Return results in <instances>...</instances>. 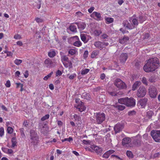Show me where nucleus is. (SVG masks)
I'll use <instances>...</instances> for the list:
<instances>
[{
    "instance_id": "obj_23",
    "label": "nucleus",
    "mask_w": 160,
    "mask_h": 160,
    "mask_svg": "<svg viewBox=\"0 0 160 160\" xmlns=\"http://www.w3.org/2000/svg\"><path fill=\"white\" fill-rule=\"evenodd\" d=\"M129 40V38L128 37H124L122 39H120L119 40V42L121 44H124L126 43V42Z\"/></svg>"
},
{
    "instance_id": "obj_56",
    "label": "nucleus",
    "mask_w": 160,
    "mask_h": 160,
    "mask_svg": "<svg viewBox=\"0 0 160 160\" xmlns=\"http://www.w3.org/2000/svg\"><path fill=\"white\" fill-rule=\"evenodd\" d=\"M135 113H136V112L134 110L129 111L128 112V115L129 116L133 115H135Z\"/></svg>"
},
{
    "instance_id": "obj_27",
    "label": "nucleus",
    "mask_w": 160,
    "mask_h": 160,
    "mask_svg": "<svg viewBox=\"0 0 160 160\" xmlns=\"http://www.w3.org/2000/svg\"><path fill=\"white\" fill-rule=\"evenodd\" d=\"M105 20L106 21L107 24H109L112 22L114 21L113 18L110 17H106L105 18Z\"/></svg>"
},
{
    "instance_id": "obj_59",
    "label": "nucleus",
    "mask_w": 160,
    "mask_h": 160,
    "mask_svg": "<svg viewBox=\"0 0 160 160\" xmlns=\"http://www.w3.org/2000/svg\"><path fill=\"white\" fill-rule=\"evenodd\" d=\"M94 8L93 7H91L90 8L88 9V11L90 13H92L94 10Z\"/></svg>"
},
{
    "instance_id": "obj_28",
    "label": "nucleus",
    "mask_w": 160,
    "mask_h": 160,
    "mask_svg": "<svg viewBox=\"0 0 160 160\" xmlns=\"http://www.w3.org/2000/svg\"><path fill=\"white\" fill-rule=\"evenodd\" d=\"M99 53V51L98 50H94L93 51L91 54V58H94L97 56Z\"/></svg>"
},
{
    "instance_id": "obj_12",
    "label": "nucleus",
    "mask_w": 160,
    "mask_h": 160,
    "mask_svg": "<svg viewBox=\"0 0 160 160\" xmlns=\"http://www.w3.org/2000/svg\"><path fill=\"white\" fill-rule=\"evenodd\" d=\"M39 129L42 133L44 134L49 131V128L46 124H41L39 126Z\"/></svg>"
},
{
    "instance_id": "obj_53",
    "label": "nucleus",
    "mask_w": 160,
    "mask_h": 160,
    "mask_svg": "<svg viewBox=\"0 0 160 160\" xmlns=\"http://www.w3.org/2000/svg\"><path fill=\"white\" fill-rule=\"evenodd\" d=\"M62 73L60 70H58L56 72V76L57 77L59 76H61Z\"/></svg>"
},
{
    "instance_id": "obj_43",
    "label": "nucleus",
    "mask_w": 160,
    "mask_h": 160,
    "mask_svg": "<svg viewBox=\"0 0 160 160\" xmlns=\"http://www.w3.org/2000/svg\"><path fill=\"white\" fill-rule=\"evenodd\" d=\"M142 82L145 85H147L148 83L146 78L145 77H143L142 80Z\"/></svg>"
},
{
    "instance_id": "obj_15",
    "label": "nucleus",
    "mask_w": 160,
    "mask_h": 160,
    "mask_svg": "<svg viewBox=\"0 0 160 160\" xmlns=\"http://www.w3.org/2000/svg\"><path fill=\"white\" fill-rule=\"evenodd\" d=\"M123 128V126L122 124L120 123L117 124L115 126L114 128L115 133H116L120 132L122 130Z\"/></svg>"
},
{
    "instance_id": "obj_45",
    "label": "nucleus",
    "mask_w": 160,
    "mask_h": 160,
    "mask_svg": "<svg viewBox=\"0 0 160 160\" xmlns=\"http://www.w3.org/2000/svg\"><path fill=\"white\" fill-rule=\"evenodd\" d=\"M49 115L48 114H47L45 115V116L42 117L41 119V120L42 121H44L48 118H49Z\"/></svg>"
},
{
    "instance_id": "obj_57",
    "label": "nucleus",
    "mask_w": 160,
    "mask_h": 160,
    "mask_svg": "<svg viewBox=\"0 0 160 160\" xmlns=\"http://www.w3.org/2000/svg\"><path fill=\"white\" fill-rule=\"evenodd\" d=\"M88 54V51H85L84 54H83V57L85 58H87Z\"/></svg>"
},
{
    "instance_id": "obj_18",
    "label": "nucleus",
    "mask_w": 160,
    "mask_h": 160,
    "mask_svg": "<svg viewBox=\"0 0 160 160\" xmlns=\"http://www.w3.org/2000/svg\"><path fill=\"white\" fill-rule=\"evenodd\" d=\"M94 44L96 47L98 48L101 49L103 48L104 44H103V42H101L100 41H97L95 42Z\"/></svg>"
},
{
    "instance_id": "obj_49",
    "label": "nucleus",
    "mask_w": 160,
    "mask_h": 160,
    "mask_svg": "<svg viewBox=\"0 0 160 160\" xmlns=\"http://www.w3.org/2000/svg\"><path fill=\"white\" fill-rule=\"evenodd\" d=\"M139 19L140 23H142L145 20V18L142 16H140L139 18Z\"/></svg>"
},
{
    "instance_id": "obj_44",
    "label": "nucleus",
    "mask_w": 160,
    "mask_h": 160,
    "mask_svg": "<svg viewBox=\"0 0 160 160\" xmlns=\"http://www.w3.org/2000/svg\"><path fill=\"white\" fill-rule=\"evenodd\" d=\"M7 131L8 133L11 134L13 132V129L12 128L10 127H8L7 128Z\"/></svg>"
},
{
    "instance_id": "obj_40",
    "label": "nucleus",
    "mask_w": 160,
    "mask_h": 160,
    "mask_svg": "<svg viewBox=\"0 0 160 160\" xmlns=\"http://www.w3.org/2000/svg\"><path fill=\"white\" fill-rule=\"evenodd\" d=\"M53 73V72H51L47 76H45L43 78V80L45 81L47 80L48 78L51 77Z\"/></svg>"
},
{
    "instance_id": "obj_13",
    "label": "nucleus",
    "mask_w": 160,
    "mask_h": 160,
    "mask_svg": "<svg viewBox=\"0 0 160 160\" xmlns=\"http://www.w3.org/2000/svg\"><path fill=\"white\" fill-rule=\"evenodd\" d=\"M90 148L92 150L98 154L101 153L102 151V148L95 145H91Z\"/></svg>"
},
{
    "instance_id": "obj_30",
    "label": "nucleus",
    "mask_w": 160,
    "mask_h": 160,
    "mask_svg": "<svg viewBox=\"0 0 160 160\" xmlns=\"http://www.w3.org/2000/svg\"><path fill=\"white\" fill-rule=\"evenodd\" d=\"M90 71V69L88 68L82 69L81 71V74L83 75L87 74Z\"/></svg>"
},
{
    "instance_id": "obj_42",
    "label": "nucleus",
    "mask_w": 160,
    "mask_h": 160,
    "mask_svg": "<svg viewBox=\"0 0 160 160\" xmlns=\"http://www.w3.org/2000/svg\"><path fill=\"white\" fill-rule=\"evenodd\" d=\"M126 154L127 156L129 158H132L133 157V154L130 151H128L127 152Z\"/></svg>"
},
{
    "instance_id": "obj_50",
    "label": "nucleus",
    "mask_w": 160,
    "mask_h": 160,
    "mask_svg": "<svg viewBox=\"0 0 160 160\" xmlns=\"http://www.w3.org/2000/svg\"><path fill=\"white\" fill-rule=\"evenodd\" d=\"M111 158L112 159H115L116 160H116L117 159L119 160L120 159V158L119 157H118L117 156L114 155H112L111 156Z\"/></svg>"
},
{
    "instance_id": "obj_38",
    "label": "nucleus",
    "mask_w": 160,
    "mask_h": 160,
    "mask_svg": "<svg viewBox=\"0 0 160 160\" xmlns=\"http://www.w3.org/2000/svg\"><path fill=\"white\" fill-rule=\"evenodd\" d=\"M131 20H132V22L133 23V25L134 26L135 25H137L138 24V20L136 19L132 18L131 19Z\"/></svg>"
},
{
    "instance_id": "obj_24",
    "label": "nucleus",
    "mask_w": 160,
    "mask_h": 160,
    "mask_svg": "<svg viewBox=\"0 0 160 160\" xmlns=\"http://www.w3.org/2000/svg\"><path fill=\"white\" fill-rule=\"evenodd\" d=\"M141 84V82L140 81H136L132 85V90L133 91H135L137 87L140 86Z\"/></svg>"
},
{
    "instance_id": "obj_11",
    "label": "nucleus",
    "mask_w": 160,
    "mask_h": 160,
    "mask_svg": "<svg viewBox=\"0 0 160 160\" xmlns=\"http://www.w3.org/2000/svg\"><path fill=\"white\" fill-rule=\"evenodd\" d=\"M75 107L80 112L84 111L86 109V107L82 102H79V103L78 104H75Z\"/></svg>"
},
{
    "instance_id": "obj_61",
    "label": "nucleus",
    "mask_w": 160,
    "mask_h": 160,
    "mask_svg": "<svg viewBox=\"0 0 160 160\" xmlns=\"http://www.w3.org/2000/svg\"><path fill=\"white\" fill-rule=\"evenodd\" d=\"M36 20L38 23H40L42 22L43 20L42 19L39 18H36Z\"/></svg>"
},
{
    "instance_id": "obj_60",
    "label": "nucleus",
    "mask_w": 160,
    "mask_h": 160,
    "mask_svg": "<svg viewBox=\"0 0 160 160\" xmlns=\"http://www.w3.org/2000/svg\"><path fill=\"white\" fill-rule=\"evenodd\" d=\"M82 143L85 144H90V141H87L85 140H84L82 141Z\"/></svg>"
},
{
    "instance_id": "obj_14",
    "label": "nucleus",
    "mask_w": 160,
    "mask_h": 160,
    "mask_svg": "<svg viewBox=\"0 0 160 160\" xmlns=\"http://www.w3.org/2000/svg\"><path fill=\"white\" fill-rule=\"evenodd\" d=\"M123 24L124 28L126 29H132L134 28L135 26L132 24H130L127 21H125L123 22Z\"/></svg>"
},
{
    "instance_id": "obj_58",
    "label": "nucleus",
    "mask_w": 160,
    "mask_h": 160,
    "mask_svg": "<svg viewBox=\"0 0 160 160\" xmlns=\"http://www.w3.org/2000/svg\"><path fill=\"white\" fill-rule=\"evenodd\" d=\"M24 77L27 78L29 75L28 72V70L26 71L23 73Z\"/></svg>"
},
{
    "instance_id": "obj_31",
    "label": "nucleus",
    "mask_w": 160,
    "mask_h": 160,
    "mask_svg": "<svg viewBox=\"0 0 160 160\" xmlns=\"http://www.w3.org/2000/svg\"><path fill=\"white\" fill-rule=\"evenodd\" d=\"M12 144L11 148H13L16 145L17 142L16 138H12Z\"/></svg>"
},
{
    "instance_id": "obj_54",
    "label": "nucleus",
    "mask_w": 160,
    "mask_h": 160,
    "mask_svg": "<svg viewBox=\"0 0 160 160\" xmlns=\"http://www.w3.org/2000/svg\"><path fill=\"white\" fill-rule=\"evenodd\" d=\"M5 86L7 88H9L11 86V83L9 80H8L7 81L6 83L5 84Z\"/></svg>"
},
{
    "instance_id": "obj_41",
    "label": "nucleus",
    "mask_w": 160,
    "mask_h": 160,
    "mask_svg": "<svg viewBox=\"0 0 160 160\" xmlns=\"http://www.w3.org/2000/svg\"><path fill=\"white\" fill-rule=\"evenodd\" d=\"M70 30L72 32H75L76 31V27L74 25H71L69 27Z\"/></svg>"
},
{
    "instance_id": "obj_32",
    "label": "nucleus",
    "mask_w": 160,
    "mask_h": 160,
    "mask_svg": "<svg viewBox=\"0 0 160 160\" xmlns=\"http://www.w3.org/2000/svg\"><path fill=\"white\" fill-rule=\"evenodd\" d=\"M73 118L75 119V122L79 121L81 120V117L79 116H78L77 114H74L73 116Z\"/></svg>"
},
{
    "instance_id": "obj_51",
    "label": "nucleus",
    "mask_w": 160,
    "mask_h": 160,
    "mask_svg": "<svg viewBox=\"0 0 160 160\" xmlns=\"http://www.w3.org/2000/svg\"><path fill=\"white\" fill-rule=\"evenodd\" d=\"M4 132V128L2 127L0 128V136L2 137L3 135Z\"/></svg>"
},
{
    "instance_id": "obj_29",
    "label": "nucleus",
    "mask_w": 160,
    "mask_h": 160,
    "mask_svg": "<svg viewBox=\"0 0 160 160\" xmlns=\"http://www.w3.org/2000/svg\"><path fill=\"white\" fill-rule=\"evenodd\" d=\"M56 55V52L53 50H50L48 53V56L51 58L54 57Z\"/></svg>"
},
{
    "instance_id": "obj_3",
    "label": "nucleus",
    "mask_w": 160,
    "mask_h": 160,
    "mask_svg": "<svg viewBox=\"0 0 160 160\" xmlns=\"http://www.w3.org/2000/svg\"><path fill=\"white\" fill-rule=\"evenodd\" d=\"M30 142L33 145H35L37 143L38 137L37 133L33 130H31L30 131Z\"/></svg>"
},
{
    "instance_id": "obj_4",
    "label": "nucleus",
    "mask_w": 160,
    "mask_h": 160,
    "mask_svg": "<svg viewBox=\"0 0 160 160\" xmlns=\"http://www.w3.org/2000/svg\"><path fill=\"white\" fill-rule=\"evenodd\" d=\"M151 135L155 142H160V131H152L151 132Z\"/></svg>"
},
{
    "instance_id": "obj_17",
    "label": "nucleus",
    "mask_w": 160,
    "mask_h": 160,
    "mask_svg": "<svg viewBox=\"0 0 160 160\" xmlns=\"http://www.w3.org/2000/svg\"><path fill=\"white\" fill-rule=\"evenodd\" d=\"M63 64L66 68H71L72 67V64L71 61L69 60L66 62H63Z\"/></svg>"
},
{
    "instance_id": "obj_10",
    "label": "nucleus",
    "mask_w": 160,
    "mask_h": 160,
    "mask_svg": "<svg viewBox=\"0 0 160 160\" xmlns=\"http://www.w3.org/2000/svg\"><path fill=\"white\" fill-rule=\"evenodd\" d=\"M91 18H94L98 21H100L102 20L101 14L98 12H94L91 15Z\"/></svg>"
},
{
    "instance_id": "obj_52",
    "label": "nucleus",
    "mask_w": 160,
    "mask_h": 160,
    "mask_svg": "<svg viewBox=\"0 0 160 160\" xmlns=\"http://www.w3.org/2000/svg\"><path fill=\"white\" fill-rule=\"evenodd\" d=\"M109 153L107 152L103 155L102 157L103 158H107L109 157Z\"/></svg>"
},
{
    "instance_id": "obj_39",
    "label": "nucleus",
    "mask_w": 160,
    "mask_h": 160,
    "mask_svg": "<svg viewBox=\"0 0 160 160\" xmlns=\"http://www.w3.org/2000/svg\"><path fill=\"white\" fill-rule=\"evenodd\" d=\"M156 79V78L155 76H152L149 78V81L151 82H155Z\"/></svg>"
},
{
    "instance_id": "obj_33",
    "label": "nucleus",
    "mask_w": 160,
    "mask_h": 160,
    "mask_svg": "<svg viewBox=\"0 0 160 160\" xmlns=\"http://www.w3.org/2000/svg\"><path fill=\"white\" fill-rule=\"evenodd\" d=\"M4 149H5L6 151H7V153L8 154H12L13 153V151L12 149H8L7 148H2V150L3 151H4Z\"/></svg>"
},
{
    "instance_id": "obj_9",
    "label": "nucleus",
    "mask_w": 160,
    "mask_h": 160,
    "mask_svg": "<svg viewBox=\"0 0 160 160\" xmlns=\"http://www.w3.org/2000/svg\"><path fill=\"white\" fill-rule=\"evenodd\" d=\"M97 121L98 123L102 122L105 119V115L104 113H97L96 115Z\"/></svg>"
},
{
    "instance_id": "obj_8",
    "label": "nucleus",
    "mask_w": 160,
    "mask_h": 160,
    "mask_svg": "<svg viewBox=\"0 0 160 160\" xmlns=\"http://www.w3.org/2000/svg\"><path fill=\"white\" fill-rule=\"evenodd\" d=\"M114 83L115 86L119 88H124L126 87L124 82L119 79H116Z\"/></svg>"
},
{
    "instance_id": "obj_64",
    "label": "nucleus",
    "mask_w": 160,
    "mask_h": 160,
    "mask_svg": "<svg viewBox=\"0 0 160 160\" xmlns=\"http://www.w3.org/2000/svg\"><path fill=\"white\" fill-rule=\"evenodd\" d=\"M65 140H66V141H68L69 142H70L71 141H72V138L69 137L68 138H65Z\"/></svg>"
},
{
    "instance_id": "obj_36",
    "label": "nucleus",
    "mask_w": 160,
    "mask_h": 160,
    "mask_svg": "<svg viewBox=\"0 0 160 160\" xmlns=\"http://www.w3.org/2000/svg\"><path fill=\"white\" fill-rule=\"evenodd\" d=\"M22 60L18 59H16L14 61V62L17 65H19L22 62Z\"/></svg>"
},
{
    "instance_id": "obj_37",
    "label": "nucleus",
    "mask_w": 160,
    "mask_h": 160,
    "mask_svg": "<svg viewBox=\"0 0 160 160\" xmlns=\"http://www.w3.org/2000/svg\"><path fill=\"white\" fill-rule=\"evenodd\" d=\"M61 60L63 63V62H66L68 60V58L66 56L63 55L61 57Z\"/></svg>"
},
{
    "instance_id": "obj_19",
    "label": "nucleus",
    "mask_w": 160,
    "mask_h": 160,
    "mask_svg": "<svg viewBox=\"0 0 160 160\" xmlns=\"http://www.w3.org/2000/svg\"><path fill=\"white\" fill-rule=\"evenodd\" d=\"M77 24L78 28L81 30H83L86 26V24L83 22H78Z\"/></svg>"
},
{
    "instance_id": "obj_22",
    "label": "nucleus",
    "mask_w": 160,
    "mask_h": 160,
    "mask_svg": "<svg viewBox=\"0 0 160 160\" xmlns=\"http://www.w3.org/2000/svg\"><path fill=\"white\" fill-rule=\"evenodd\" d=\"M128 56L127 53H122L120 56V59L122 62H124L127 59Z\"/></svg>"
},
{
    "instance_id": "obj_35",
    "label": "nucleus",
    "mask_w": 160,
    "mask_h": 160,
    "mask_svg": "<svg viewBox=\"0 0 160 160\" xmlns=\"http://www.w3.org/2000/svg\"><path fill=\"white\" fill-rule=\"evenodd\" d=\"M102 33L101 29L96 30L94 31V33L96 36H98Z\"/></svg>"
},
{
    "instance_id": "obj_5",
    "label": "nucleus",
    "mask_w": 160,
    "mask_h": 160,
    "mask_svg": "<svg viewBox=\"0 0 160 160\" xmlns=\"http://www.w3.org/2000/svg\"><path fill=\"white\" fill-rule=\"evenodd\" d=\"M45 66L48 68H53L56 65V62L54 60H52L49 58L46 59L44 61Z\"/></svg>"
},
{
    "instance_id": "obj_63",
    "label": "nucleus",
    "mask_w": 160,
    "mask_h": 160,
    "mask_svg": "<svg viewBox=\"0 0 160 160\" xmlns=\"http://www.w3.org/2000/svg\"><path fill=\"white\" fill-rule=\"evenodd\" d=\"M12 53L11 52H8L7 53V56L8 57L12 56Z\"/></svg>"
},
{
    "instance_id": "obj_2",
    "label": "nucleus",
    "mask_w": 160,
    "mask_h": 160,
    "mask_svg": "<svg viewBox=\"0 0 160 160\" xmlns=\"http://www.w3.org/2000/svg\"><path fill=\"white\" fill-rule=\"evenodd\" d=\"M118 102L122 104H124L128 107H133L135 105V100L132 98H120Z\"/></svg>"
},
{
    "instance_id": "obj_47",
    "label": "nucleus",
    "mask_w": 160,
    "mask_h": 160,
    "mask_svg": "<svg viewBox=\"0 0 160 160\" xmlns=\"http://www.w3.org/2000/svg\"><path fill=\"white\" fill-rule=\"evenodd\" d=\"M117 108L120 110H122L124 109L125 106L123 105H117Z\"/></svg>"
},
{
    "instance_id": "obj_1",
    "label": "nucleus",
    "mask_w": 160,
    "mask_h": 160,
    "mask_svg": "<svg viewBox=\"0 0 160 160\" xmlns=\"http://www.w3.org/2000/svg\"><path fill=\"white\" fill-rule=\"evenodd\" d=\"M159 62L157 58L155 57L149 59L143 67L144 70L147 72L154 71L159 66Z\"/></svg>"
},
{
    "instance_id": "obj_34",
    "label": "nucleus",
    "mask_w": 160,
    "mask_h": 160,
    "mask_svg": "<svg viewBox=\"0 0 160 160\" xmlns=\"http://www.w3.org/2000/svg\"><path fill=\"white\" fill-rule=\"evenodd\" d=\"M82 45V43L79 40L76 41L73 43V45L77 47H79L81 46Z\"/></svg>"
},
{
    "instance_id": "obj_46",
    "label": "nucleus",
    "mask_w": 160,
    "mask_h": 160,
    "mask_svg": "<svg viewBox=\"0 0 160 160\" xmlns=\"http://www.w3.org/2000/svg\"><path fill=\"white\" fill-rule=\"evenodd\" d=\"M83 15V14L80 12H77L75 13L76 16L78 17H81Z\"/></svg>"
},
{
    "instance_id": "obj_6",
    "label": "nucleus",
    "mask_w": 160,
    "mask_h": 160,
    "mask_svg": "<svg viewBox=\"0 0 160 160\" xmlns=\"http://www.w3.org/2000/svg\"><path fill=\"white\" fill-rule=\"evenodd\" d=\"M148 91L150 97L152 98H156L157 94V91L155 87L153 86H150L148 89Z\"/></svg>"
},
{
    "instance_id": "obj_7",
    "label": "nucleus",
    "mask_w": 160,
    "mask_h": 160,
    "mask_svg": "<svg viewBox=\"0 0 160 160\" xmlns=\"http://www.w3.org/2000/svg\"><path fill=\"white\" fill-rule=\"evenodd\" d=\"M146 93V89L144 87H140L137 91V96L139 97H143Z\"/></svg>"
},
{
    "instance_id": "obj_21",
    "label": "nucleus",
    "mask_w": 160,
    "mask_h": 160,
    "mask_svg": "<svg viewBox=\"0 0 160 160\" xmlns=\"http://www.w3.org/2000/svg\"><path fill=\"white\" fill-rule=\"evenodd\" d=\"M131 142V139L129 138H125L122 140V144L125 145L129 144Z\"/></svg>"
},
{
    "instance_id": "obj_55",
    "label": "nucleus",
    "mask_w": 160,
    "mask_h": 160,
    "mask_svg": "<svg viewBox=\"0 0 160 160\" xmlns=\"http://www.w3.org/2000/svg\"><path fill=\"white\" fill-rule=\"evenodd\" d=\"M14 38L16 39H20L21 38V37L20 35L17 34L14 35Z\"/></svg>"
},
{
    "instance_id": "obj_20",
    "label": "nucleus",
    "mask_w": 160,
    "mask_h": 160,
    "mask_svg": "<svg viewBox=\"0 0 160 160\" xmlns=\"http://www.w3.org/2000/svg\"><path fill=\"white\" fill-rule=\"evenodd\" d=\"M78 53L77 49L76 48H72L69 49L68 51V53L71 55H74Z\"/></svg>"
},
{
    "instance_id": "obj_48",
    "label": "nucleus",
    "mask_w": 160,
    "mask_h": 160,
    "mask_svg": "<svg viewBox=\"0 0 160 160\" xmlns=\"http://www.w3.org/2000/svg\"><path fill=\"white\" fill-rule=\"evenodd\" d=\"M77 75L75 73H73L70 75L69 77L70 79H72L76 77Z\"/></svg>"
},
{
    "instance_id": "obj_62",
    "label": "nucleus",
    "mask_w": 160,
    "mask_h": 160,
    "mask_svg": "<svg viewBox=\"0 0 160 160\" xmlns=\"http://www.w3.org/2000/svg\"><path fill=\"white\" fill-rule=\"evenodd\" d=\"M17 45H18L19 46H21L22 45V42L20 41H18L17 42Z\"/></svg>"
},
{
    "instance_id": "obj_16",
    "label": "nucleus",
    "mask_w": 160,
    "mask_h": 160,
    "mask_svg": "<svg viewBox=\"0 0 160 160\" xmlns=\"http://www.w3.org/2000/svg\"><path fill=\"white\" fill-rule=\"evenodd\" d=\"M147 102V100L146 99H144L140 100L138 102V105L139 107L141 108H144L146 105Z\"/></svg>"
},
{
    "instance_id": "obj_25",
    "label": "nucleus",
    "mask_w": 160,
    "mask_h": 160,
    "mask_svg": "<svg viewBox=\"0 0 160 160\" xmlns=\"http://www.w3.org/2000/svg\"><path fill=\"white\" fill-rule=\"evenodd\" d=\"M82 98L87 100H90L91 98L90 94L86 92L83 93L82 96Z\"/></svg>"
},
{
    "instance_id": "obj_26",
    "label": "nucleus",
    "mask_w": 160,
    "mask_h": 160,
    "mask_svg": "<svg viewBox=\"0 0 160 160\" xmlns=\"http://www.w3.org/2000/svg\"><path fill=\"white\" fill-rule=\"evenodd\" d=\"M86 35L82 33L80 35L81 38L82 40L85 43H87L88 40L86 39Z\"/></svg>"
}]
</instances>
